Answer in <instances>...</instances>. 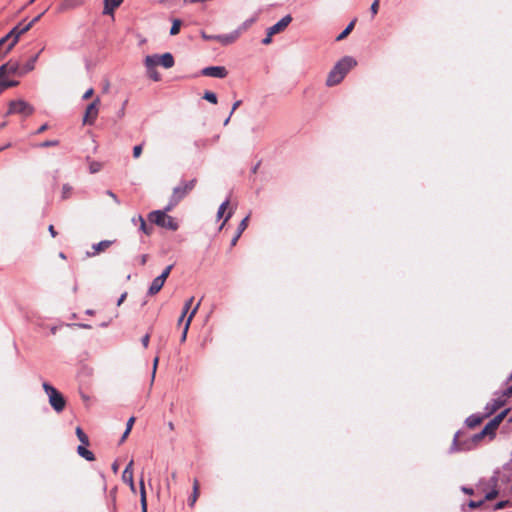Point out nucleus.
I'll return each instance as SVG.
<instances>
[{"instance_id": "42", "label": "nucleus", "mask_w": 512, "mask_h": 512, "mask_svg": "<svg viewBox=\"0 0 512 512\" xmlns=\"http://www.w3.org/2000/svg\"><path fill=\"white\" fill-rule=\"evenodd\" d=\"M158 362H159V358H158V357H155V358H154V360H153V368H152L151 383H153V381H154V379H155V375H156V370H157Z\"/></svg>"}, {"instance_id": "27", "label": "nucleus", "mask_w": 512, "mask_h": 512, "mask_svg": "<svg viewBox=\"0 0 512 512\" xmlns=\"http://www.w3.org/2000/svg\"><path fill=\"white\" fill-rule=\"evenodd\" d=\"M354 25H355V20L351 21L348 24V26L337 36L336 40L337 41H341L344 38H346L351 33V31L353 30Z\"/></svg>"}, {"instance_id": "40", "label": "nucleus", "mask_w": 512, "mask_h": 512, "mask_svg": "<svg viewBox=\"0 0 512 512\" xmlns=\"http://www.w3.org/2000/svg\"><path fill=\"white\" fill-rule=\"evenodd\" d=\"M101 167H102V165L99 162H92L90 164L89 169H90L91 173H97L101 170Z\"/></svg>"}, {"instance_id": "36", "label": "nucleus", "mask_w": 512, "mask_h": 512, "mask_svg": "<svg viewBox=\"0 0 512 512\" xmlns=\"http://www.w3.org/2000/svg\"><path fill=\"white\" fill-rule=\"evenodd\" d=\"M229 205V200L224 201L218 208L217 211V218L220 219L223 217L224 212L226 211L227 207Z\"/></svg>"}, {"instance_id": "31", "label": "nucleus", "mask_w": 512, "mask_h": 512, "mask_svg": "<svg viewBox=\"0 0 512 512\" xmlns=\"http://www.w3.org/2000/svg\"><path fill=\"white\" fill-rule=\"evenodd\" d=\"M71 194H72V187L69 184H64L62 186V191H61L62 199L69 198L71 196Z\"/></svg>"}, {"instance_id": "2", "label": "nucleus", "mask_w": 512, "mask_h": 512, "mask_svg": "<svg viewBox=\"0 0 512 512\" xmlns=\"http://www.w3.org/2000/svg\"><path fill=\"white\" fill-rule=\"evenodd\" d=\"M357 65V61L351 56H344L331 69L327 78L326 86L333 87L341 83L347 73Z\"/></svg>"}, {"instance_id": "43", "label": "nucleus", "mask_w": 512, "mask_h": 512, "mask_svg": "<svg viewBox=\"0 0 512 512\" xmlns=\"http://www.w3.org/2000/svg\"><path fill=\"white\" fill-rule=\"evenodd\" d=\"M378 9H379V0H374L370 7V11L373 16L378 13Z\"/></svg>"}, {"instance_id": "14", "label": "nucleus", "mask_w": 512, "mask_h": 512, "mask_svg": "<svg viewBox=\"0 0 512 512\" xmlns=\"http://www.w3.org/2000/svg\"><path fill=\"white\" fill-rule=\"evenodd\" d=\"M112 244V241L109 240H103L99 243H96L92 246L93 252H87L88 257L95 256L96 254L105 251L107 248H109Z\"/></svg>"}, {"instance_id": "34", "label": "nucleus", "mask_w": 512, "mask_h": 512, "mask_svg": "<svg viewBox=\"0 0 512 512\" xmlns=\"http://www.w3.org/2000/svg\"><path fill=\"white\" fill-rule=\"evenodd\" d=\"M254 21H255L254 18L247 19L236 30H241V34H242L254 23Z\"/></svg>"}, {"instance_id": "47", "label": "nucleus", "mask_w": 512, "mask_h": 512, "mask_svg": "<svg viewBox=\"0 0 512 512\" xmlns=\"http://www.w3.org/2000/svg\"><path fill=\"white\" fill-rule=\"evenodd\" d=\"M273 36H274V35H270V34H269V30H267V35H266V37L262 40V43H263L264 45H269V44L272 42V37H273Z\"/></svg>"}, {"instance_id": "9", "label": "nucleus", "mask_w": 512, "mask_h": 512, "mask_svg": "<svg viewBox=\"0 0 512 512\" xmlns=\"http://www.w3.org/2000/svg\"><path fill=\"white\" fill-rule=\"evenodd\" d=\"M201 73L204 76L222 79L227 76L228 71L224 66H209L202 69Z\"/></svg>"}, {"instance_id": "16", "label": "nucleus", "mask_w": 512, "mask_h": 512, "mask_svg": "<svg viewBox=\"0 0 512 512\" xmlns=\"http://www.w3.org/2000/svg\"><path fill=\"white\" fill-rule=\"evenodd\" d=\"M165 284V280L163 279V277H159L157 276L151 283L149 289H148V294L149 295H155L157 294L161 289L162 287L164 286Z\"/></svg>"}, {"instance_id": "52", "label": "nucleus", "mask_w": 512, "mask_h": 512, "mask_svg": "<svg viewBox=\"0 0 512 512\" xmlns=\"http://www.w3.org/2000/svg\"><path fill=\"white\" fill-rule=\"evenodd\" d=\"M215 36H216V35H208V34H206L205 32H201V37H202L204 40H207V41L215 40Z\"/></svg>"}, {"instance_id": "18", "label": "nucleus", "mask_w": 512, "mask_h": 512, "mask_svg": "<svg viewBox=\"0 0 512 512\" xmlns=\"http://www.w3.org/2000/svg\"><path fill=\"white\" fill-rule=\"evenodd\" d=\"M122 479L127 484H132L133 480V460H130L122 473Z\"/></svg>"}, {"instance_id": "63", "label": "nucleus", "mask_w": 512, "mask_h": 512, "mask_svg": "<svg viewBox=\"0 0 512 512\" xmlns=\"http://www.w3.org/2000/svg\"><path fill=\"white\" fill-rule=\"evenodd\" d=\"M130 432L131 431H128L127 429L124 431V433L121 437V442H123L127 438V436L129 435Z\"/></svg>"}, {"instance_id": "24", "label": "nucleus", "mask_w": 512, "mask_h": 512, "mask_svg": "<svg viewBox=\"0 0 512 512\" xmlns=\"http://www.w3.org/2000/svg\"><path fill=\"white\" fill-rule=\"evenodd\" d=\"M77 453L83 457L84 459H86L87 461H93L94 460V454L86 449L84 446L80 445L78 446L77 448Z\"/></svg>"}, {"instance_id": "3", "label": "nucleus", "mask_w": 512, "mask_h": 512, "mask_svg": "<svg viewBox=\"0 0 512 512\" xmlns=\"http://www.w3.org/2000/svg\"><path fill=\"white\" fill-rule=\"evenodd\" d=\"M195 185L196 179H192L183 181L178 186L174 187L169 204L165 207V210L170 211L194 189Z\"/></svg>"}, {"instance_id": "7", "label": "nucleus", "mask_w": 512, "mask_h": 512, "mask_svg": "<svg viewBox=\"0 0 512 512\" xmlns=\"http://www.w3.org/2000/svg\"><path fill=\"white\" fill-rule=\"evenodd\" d=\"M34 112V108L28 102L23 99H18L11 101L9 103V108L7 114H20L22 116H29Z\"/></svg>"}, {"instance_id": "19", "label": "nucleus", "mask_w": 512, "mask_h": 512, "mask_svg": "<svg viewBox=\"0 0 512 512\" xmlns=\"http://www.w3.org/2000/svg\"><path fill=\"white\" fill-rule=\"evenodd\" d=\"M504 405V401L501 399H495L491 403L487 404L486 410L487 413L485 416H488L495 411H497L499 408H501Z\"/></svg>"}, {"instance_id": "62", "label": "nucleus", "mask_w": 512, "mask_h": 512, "mask_svg": "<svg viewBox=\"0 0 512 512\" xmlns=\"http://www.w3.org/2000/svg\"><path fill=\"white\" fill-rule=\"evenodd\" d=\"M48 128L47 124H43L38 130L37 133H42Z\"/></svg>"}, {"instance_id": "59", "label": "nucleus", "mask_w": 512, "mask_h": 512, "mask_svg": "<svg viewBox=\"0 0 512 512\" xmlns=\"http://www.w3.org/2000/svg\"><path fill=\"white\" fill-rule=\"evenodd\" d=\"M462 491L468 495H472L474 493L473 489L472 488H468V487H462L461 488Z\"/></svg>"}, {"instance_id": "45", "label": "nucleus", "mask_w": 512, "mask_h": 512, "mask_svg": "<svg viewBox=\"0 0 512 512\" xmlns=\"http://www.w3.org/2000/svg\"><path fill=\"white\" fill-rule=\"evenodd\" d=\"M173 266L172 265H169L167 266L164 271L159 275V277H163V279L166 281V279L168 278L171 270H172Z\"/></svg>"}, {"instance_id": "50", "label": "nucleus", "mask_w": 512, "mask_h": 512, "mask_svg": "<svg viewBox=\"0 0 512 512\" xmlns=\"http://www.w3.org/2000/svg\"><path fill=\"white\" fill-rule=\"evenodd\" d=\"M490 482V485L494 488L497 486V483H498V476L497 474H495L494 476H492L489 480Z\"/></svg>"}, {"instance_id": "64", "label": "nucleus", "mask_w": 512, "mask_h": 512, "mask_svg": "<svg viewBox=\"0 0 512 512\" xmlns=\"http://www.w3.org/2000/svg\"><path fill=\"white\" fill-rule=\"evenodd\" d=\"M505 395L506 396H512V385L510 387L507 388L506 392H505Z\"/></svg>"}, {"instance_id": "38", "label": "nucleus", "mask_w": 512, "mask_h": 512, "mask_svg": "<svg viewBox=\"0 0 512 512\" xmlns=\"http://www.w3.org/2000/svg\"><path fill=\"white\" fill-rule=\"evenodd\" d=\"M497 495H498V490L496 489V487H494V488H492L491 491L486 493L485 500H492V499L496 498Z\"/></svg>"}, {"instance_id": "56", "label": "nucleus", "mask_w": 512, "mask_h": 512, "mask_svg": "<svg viewBox=\"0 0 512 512\" xmlns=\"http://www.w3.org/2000/svg\"><path fill=\"white\" fill-rule=\"evenodd\" d=\"M232 214H233V211H229V212L227 213V215H226V217H225V219H224L223 223L221 224V226H220V228H219L220 230L224 227L225 223L230 219V217L232 216Z\"/></svg>"}, {"instance_id": "55", "label": "nucleus", "mask_w": 512, "mask_h": 512, "mask_svg": "<svg viewBox=\"0 0 512 512\" xmlns=\"http://www.w3.org/2000/svg\"><path fill=\"white\" fill-rule=\"evenodd\" d=\"M126 297H127V293L126 292L122 293L117 301V306H120L124 302Z\"/></svg>"}, {"instance_id": "54", "label": "nucleus", "mask_w": 512, "mask_h": 512, "mask_svg": "<svg viewBox=\"0 0 512 512\" xmlns=\"http://www.w3.org/2000/svg\"><path fill=\"white\" fill-rule=\"evenodd\" d=\"M5 43H10V38L8 37L7 34L0 39V47L3 46Z\"/></svg>"}, {"instance_id": "12", "label": "nucleus", "mask_w": 512, "mask_h": 512, "mask_svg": "<svg viewBox=\"0 0 512 512\" xmlns=\"http://www.w3.org/2000/svg\"><path fill=\"white\" fill-rule=\"evenodd\" d=\"M241 35V30H234L228 34L215 36V41L220 42L222 45H229L234 43Z\"/></svg>"}, {"instance_id": "23", "label": "nucleus", "mask_w": 512, "mask_h": 512, "mask_svg": "<svg viewBox=\"0 0 512 512\" xmlns=\"http://www.w3.org/2000/svg\"><path fill=\"white\" fill-rule=\"evenodd\" d=\"M140 503H141L142 512H147L146 491H145L144 482L142 479L140 481Z\"/></svg>"}, {"instance_id": "26", "label": "nucleus", "mask_w": 512, "mask_h": 512, "mask_svg": "<svg viewBox=\"0 0 512 512\" xmlns=\"http://www.w3.org/2000/svg\"><path fill=\"white\" fill-rule=\"evenodd\" d=\"M199 307H200V302H198V303L193 307V309L191 310V312H190V314H189V316H188V318H187V320H186V322H185V324H184V328H183V330H185V331H188V330H189V327H190V325H191V322H192V320H193L194 316L196 315V313L198 312Z\"/></svg>"}, {"instance_id": "10", "label": "nucleus", "mask_w": 512, "mask_h": 512, "mask_svg": "<svg viewBox=\"0 0 512 512\" xmlns=\"http://www.w3.org/2000/svg\"><path fill=\"white\" fill-rule=\"evenodd\" d=\"M21 69L17 62L9 61L0 67V80L8 75H19Z\"/></svg>"}, {"instance_id": "15", "label": "nucleus", "mask_w": 512, "mask_h": 512, "mask_svg": "<svg viewBox=\"0 0 512 512\" xmlns=\"http://www.w3.org/2000/svg\"><path fill=\"white\" fill-rule=\"evenodd\" d=\"M248 221H249V215L246 216L239 224L238 228H237V232L235 234V236L232 238L231 240V246H235L239 240V238L241 237L242 233L246 230L247 226H248Z\"/></svg>"}, {"instance_id": "22", "label": "nucleus", "mask_w": 512, "mask_h": 512, "mask_svg": "<svg viewBox=\"0 0 512 512\" xmlns=\"http://www.w3.org/2000/svg\"><path fill=\"white\" fill-rule=\"evenodd\" d=\"M84 3V0H64L62 4L63 10H69V9H75L77 7L82 6Z\"/></svg>"}, {"instance_id": "25", "label": "nucleus", "mask_w": 512, "mask_h": 512, "mask_svg": "<svg viewBox=\"0 0 512 512\" xmlns=\"http://www.w3.org/2000/svg\"><path fill=\"white\" fill-rule=\"evenodd\" d=\"M199 307H200V302H198V303L193 307V309L191 310V312H190V314H189V316H188V318H187V320H186V322H185V324H184V328H183V330H185V331H188V330H189V327H190V325H191V322H192V320H193L194 316L196 315V313L198 312Z\"/></svg>"}, {"instance_id": "8", "label": "nucleus", "mask_w": 512, "mask_h": 512, "mask_svg": "<svg viewBox=\"0 0 512 512\" xmlns=\"http://www.w3.org/2000/svg\"><path fill=\"white\" fill-rule=\"evenodd\" d=\"M100 104V99L97 97L94 101L89 104L86 108L83 123L84 124H93L98 115V106Z\"/></svg>"}, {"instance_id": "20", "label": "nucleus", "mask_w": 512, "mask_h": 512, "mask_svg": "<svg viewBox=\"0 0 512 512\" xmlns=\"http://www.w3.org/2000/svg\"><path fill=\"white\" fill-rule=\"evenodd\" d=\"M198 497H199V483H198V480L195 479L194 483H193L192 494L188 499V504L190 507H193L195 505Z\"/></svg>"}, {"instance_id": "41", "label": "nucleus", "mask_w": 512, "mask_h": 512, "mask_svg": "<svg viewBox=\"0 0 512 512\" xmlns=\"http://www.w3.org/2000/svg\"><path fill=\"white\" fill-rule=\"evenodd\" d=\"M194 301V297H190L184 304V307H183V312L184 314H187L189 310H191V305Z\"/></svg>"}, {"instance_id": "57", "label": "nucleus", "mask_w": 512, "mask_h": 512, "mask_svg": "<svg viewBox=\"0 0 512 512\" xmlns=\"http://www.w3.org/2000/svg\"><path fill=\"white\" fill-rule=\"evenodd\" d=\"M142 345L144 346V348H147L148 347V344H149V335H145L143 338H142Z\"/></svg>"}, {"instance_id": "35", "label": "nucleus", "mask_w": 512, "mask_h": 512, "mask_svg": "<svg viewBox=\"0 0 512 512\" xmlns=\"http://www.w3.org/2000/svg\"><path fill=\"white\" fill-rule=\"evenodd\" d=\"M0 83L2 84V88H6V89L9 87H14V86L18 85V81L7 80L6 77H3L0 80Z\"/></svg>"}, {"instance_id": "1", "label": "nucleus", "mask_w": 512, "mask_h": 512, "mask_svg": "<svg viewBox=\"0 0 512 512\" xmlns=\"http://www.w3.org/2000/svg\"><path fill=\"white\" fill-rule=\"evenodd\" d=\"M144 65L146 68V72L149 78L153 81H159L161 79V75L156 70L158 65L162 66L165 69H169L174 66V57L171 53L167 52L162 55L153 54L147 55L144 59Z\"/></svg>"}, {"instance_id": "44", "label": "nucleus", "mask_w": 512, "mask_h": 512, "mask_svg": "<svg viewBox=\"0 0 512 512\" xmlns=\"http://www.w3.org/2000/svg\"><path fill=\"white\" fill-rule=\"evenodd\" d=\"M483 503H484V500H481V501H470L468 503V507L470 509H476V508L481 507L483 505Z\"/></svg>"}, {"instance_id": "13", "label": "nucleus", "mask_w": 512, "mask_h": 512, "mask_svg": "<svg viewBox=\"0 0 512 512\" xmlns=\"http://www.w3.org/2000/svg\"><path fill=\"white\" fill-rule=\"evenodd\" d=\"M10 38V43L7 45L6 53H8L18 42L19 38L23 35L20 29L16 26L7 34Z\"/></svg>"}, {"instance_id": "60", "label": "nucleus", "mask_w": 512, "mask_h": 512, "mask_svg": "<svg viewBox=\"0 0 512 512\" xmlns=\"http://www.w3.org/2000/svg\"><path fill=\"white\" fill-rule=\"evenodd\" d=\"M48 230H49V232H50V234H51V236H52V237H55V236L57 235V233H56V231H55V229H54V226H53V225H50V226L48 227Z\"/></svg>"}, {"instance_id": "30", "label": "nucleus", "mask_w": 512, "mask_h": 512, "mask_svg": "<svg viewBox=\"0 0 512 512\" xmlns=\"http://www.w3.org/2000/svg\"><path fill=\"white\" fill-rule=\"evenodd\" d=\"M76 435L82 444L88 445L89 440L87 435L82 431L80 427L76 428Z\"/></svg>"}, {"instance_id": "4", "label": "nucleus", "mask_w": 512, "mask_h": 512, "mask_svg": "<svg viewBox=\"0 0 512 512\" xmlns=\"http://www.w3.org/2000/svg\"><path fill=\"white\" fill-rule=\"evenodd\" d=\"M42 387L48 396V401L53 410L57 413H60L64 410L66 406V401L63 395L52 385L47 382L42 384Z\"/></svg>"}, {"instance_id": "21", "label": "nucleus", "mask_w": 512, "mask_h": 512, "mask_svg": "<svg viewBox=\"0 0 512 512\" xmlns=\"http://www.w3.org/2000/svg\"><path fill=\"white\" fill-rule=\"evenodd\" d=\"M38 56L39 54H36L21 68V72L19 73L20 76L32 71L35 68V63L38 59Z\"/></svg>"}, {"instance_id": "6", "label": "nucleus", "mask_w": 512, "mask_h": 512, "mask_svg": "<svg viewBox=\"0 0 512 512\" xmlns=\"http://www.w3.org/2000/svg\"><path fill=\"white\" fill-rule=\"evenodd\" d=\"M507 413H508V410L506 409V410L502 411L501 413H499L498 415H496L493 419H491L485 425L483 430L479 434H476L474 436V438H473L474 441L481 440L485 435H490L491 437H493L496 429L498 428L500 423L503 421V419L505 418Z\"/></svg>"}, {"instance_id": "29", "label": "nucleus", "mask_w": 512, "mask_h": 512, "mask_svg": "<svg viewBox=\"0 0 512 512\" xmlns=\"http://www.w3.org/2000/svg\"><path fill=\"white\" fill-rule=\"evenodd\" d=\"M134 223L138 222V226H140V230L143 231L145 234H150L149 229L146 226L145 220L142 216H138L132 219Z\"/></svg>"}, {"instance_id": "33", "label": "nucleus", "mask_w": 512, "mask_h": 512, "mask_svg": "<svg viewBox=\"0 0 512 512\" xmlns=\"http://www.w3.org/2000/svg\"><path fill=\"white\" fill-rule=\"evenodd\" d=\"M203 98L207 101H209L210 103L212 104H216L217 103V96L214 92H211V91H206L203 95Z\"/></svg>"}, {"instance_id": "32", "label": "nucleus", "mask_w": 512, "mask_h": 512, "mask_svg": "<svg viewBox=\"0 0 512 512\" xmlns=\"http://www.w3.org/2000/svg\"><path fill=\"white\" fill-rule=\"evenodd\" d=\"M181 21L179 19H175L173 20L172 22V27L170 29V34L171 35H176L179 33L180 31V27H181Z\"/></svg>"}, {"instance_id": "11", "label": "nucleus", "mask_w": 512, "mask_h": 512, "mask_svg": "<svg viewBox=\"0 0 512 512\" xmlns=\"http://www.w3.org/2000/svg\"><path fill=\"white\" fill-rule=\"evenodd\" d=\"M292 17L290 15H286L283 18H281L276 24L269 27L267 30H269L270 35L278 34L282 31H284L287 26L291 23Z\"/></svg>"}, {"instance_id": "46", "label": "nucleus", "mask_w": 512, "mask_h": 512, "mask_svg": "<svg viewBox=\"0 0 512 512\" xmlns=\"http://www.w3.org/2000/svg\"><path fill=\"white\" fill-rule=\"evenodd\" d=\"M141 153H142V146L141 145H136L133 148V156L135 158H138V157H140Z\"/></svg>"}, {"instance_id": "39", "label": "nucleus", "mask_w": 512, "mask_h": 512, "mask_svg": "<svg viewBox=\"0 0 512 512\" xmlns=\"http://www.w3.org/2000/svg\"><path fill=\"white\" fill-rule=\"evenodd\" d=\"M16 27L18 29H20L22 34H24L32 28V23H28V24L19 23L18 25H16Z\"/></svg>"}, {"instance_id": "58", "label": "nucleus", "mask_w": 512, "mask_h": 512, "mask_svg": "<svg viewBox=\"0 0 512 512\" xmlns=\"http://www.w3.org/2000/svg\"><path fill=\"white\" fill-rule=\"evenodd\" d=\"M240 104H241V101H240V100L236 101V102L233 104L232 109H231V112H230V116H232V114H233V113H234V111H235V110L240 106Z\"/></svg>"}, {"instance_id": "49", "label": "nucleus", "mask_w": 512, "mask_h": 512, "mask_svg": "<svg viewBox=\"0 0 512 512\" xmlns=\"http://www.w3.org/2000/svg\"><path fill=\"white\" fill-rule=\"evenodd\" d=\"M134 423H135V418H134V417H130V418L128 419L127 423H126V429H127L128 431H131V429H132V427H133Z\"/></svg>"}, {"instance_id": "37", "label": "nucleus", "mask_w": 512, "mask_h": 512, "mask_svg": "<svg viewBox=\"0 0 512 512\" xmlns=\"http://www.w3.org/2000/svg\"><path fill=\"white\" fill-rule=\"evenodd\" d=\"M511 505V502L509 500H503V501H500L498 503H496L494 505V510H500V509H503L507 506H510Z\"/></svg>"}, {"instance_id": "48", "label": "nucleus", "mask_w": 512, "mask_h": 512, "mask_svg": "<svg viewBox=\"0 0 512 512\" xmlns=\"http://www.w3.org/2000/svg\"><path fill=\"white\" fill-rule=\"evenodd\" d=\"M58 145V141L57 140H50V141H45L41 144V147H49V146H56Z\"/></svg>"}, {"instance_id": "17", "label": "nucleus", "mask_w": 512, "mask_h": 512, "mask_svg": "<svg viewBox=\"0 0 512 512\" xmlns=\"http://www.w3.org/2000/svg\"><path fill=\"white\" fill-rule=\"evenodd\" d=\"M123 0H104V14H113L114 10L121 5Z\"/></svg>"}, {"instance_id": "28", "label": "nucleus", "mask_w": 512, "mask_h": 512, "mask_svg": "<svg viewBox=\"0 0 512 512\" xmlns=\"http://www.w3.org/2000/svg\"><path fill=\"white\" fill-rule=\"evenodd\" d=\"M482 421V417L478 416V415H471L469 416L467 419H466V424L471 427V428H474L476 427L477 425H479Z\"/></svg>"}, {"instance_id": "61", "label": "nucleus", "mask_w": 512, "mask_h": 512, "mask_svg": "<svg viewBox=\"0 0 512 512\" xmlns=\"http://www.w3.org/2000/svg\"><path fill=\"white\" fill-rule=\"evenodd\" d=\"M187 334H188V331L183 330L181 338H180L181 342H185L186 341Z\"/></svg>"}, {"instance_id": "53", "label": "nucleus", "mask_w": 512, "mask_h": 512, "mask_svg": "<svg viewBox=\"0 0 512 512\" xmlns=\"http://www.w3.org/2000/svg\"><path fill=\"white\" fill-rule=\"evenodd\" d=\"M94 93V90L92 88L88 89L84 94H83V99L84 100H87L88 98H90Z\"/></svg>"}, {"instance_id": "5", "label": "nucleus", "mask_w": 512, "mask_h": 512, "mask_svg": "<svg viewBox=\"0 0 512 512\" xmlns=\"http://www.w3.org/2000/svg\"><path fill=\"white\" fill-rule=\"evenodd\" d=\"M166 210H156L149 214L148 218L156 225L171 231H176L179 227L178 222L171 216L166 214Z\"/></svg>"}, {"instance_id": "51", "label": "nucleus", "mask_w": 512, "mask_h": 512, "mask_svg": "<svg viewBox=\"0 0 512 512\" xmlns=\"http://www.w3.org/2000/svg\"><path fill=\"white\" fill-rule=\"evenodd\" d=\"M106 194H107L110 198H112V199H113V201H114L116 204H119V203H120L119 199L117 198V196H116L112 191L108 190V191L106 192Z\"/></svg>"}]
</instances>
